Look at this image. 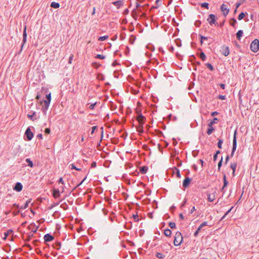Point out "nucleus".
Returning <instances> with one entry per match:
<instances>
[{"mask_svg": "<svg viewBox=\"0 0 259 259\" xmlns=\"http://www.w3.org/2000/svg\"><path fill=\"white\" fill-rule=\"evenodd\" d=\"M46 99L42 101H40V104H42L43 103H44V105L42 107V112L46 114L47 111L48 110L49 107L50 106V104L51 101V93L46 95Z\"/></svg>", "mask_w": 259, "mask_h": 259, "instance_id": "nucleus-1", "label": "nucleus"}, {"mask_svg": "<svg viewBox=\"0 0 259 259\" xmlns=\"http://www.w3.org/2000/svg\"><path fill=\"white\" fill-rule=\"evenodd\" d=\"M183 241V237L182 234L179 231L176 233L174 240V244L175 246H178L181 245Z\"/></svg>", "mask_w": 259, "mask_h": 259, "instance_id": "nucleus-2", "label": "nucleus"}, {"mask_svg": "<svg viewBox=\"0 0 259 259\" xmlns=\"http://www.w3.org/2000/svg\"><path fill=\"white\" fill-rule=\"evenodd\" d=\"M217 18L215 16V15L210 14L208 15V17L207 19V21L209 24L210 25L212 26V25H215V26H218L219 24L217 22Z\"/></svg>", "mask_w": 259, "mask_h": 259, "instance_id": "nucleus-3", "label": "nucleus"}, {"mask_svg": "<svg viewBox=\"0 0 259 259\" xmlns=\"http://www.w3.org/2000/svg\"><path fill=\"white\" fill-rule=\"evenodd\" d=\"M250 50L254 53H256L259 50V40L258 39H255L251 42Z\"/></svg>", "mask_w": 259, "mask_h": 259, "instance_id": "nucleus-4", "label": "nucleus"}, {"mask_svg": "<svg viewBox=\"0 0 259 259\" xmlns=\"http://www.w3.org/2000/svg\"><path fill=\"white\" fill-rule=\"evenodd\" d=\"M55 239L54 235L51 233H47L44 236V243L46 244L49 242L53 241Z\"/></svg>", "mask_w": 259, "mask_h": 259, "instance_id": "nucleus-5", "label": "nucleus"}, {"mask_svg": "<svg viewBox=\"0 0 259 259\" xmlns=\"http://www.w3.org/2000/svg\"><path fill=\"white\" fill-rule=\"evenodd\" d=\"M25 134L26 136L27 139L28 141H30L32 139V138L33 137V134L31 131L30 128L29 127H28L26 129V130L25 131Z\"/></svg>", "mask_w": 259, "mask_h": 259, "instance_id": "nucleus-6", "label": "nucleus"}, {"mask_svg": "<svg viewBox=\"0 0 259 259\" xmlns=\"http://www.w3.org/2000/svg\"><path fill=\"white\" fill-rule=\"evenodd\" d=\"M26 38H27V33H26V26L24 27L23 32V40H22V44L21 45V48L20 51L22 50L23 47L26 42Z\"/></svg>", "mask_w": 259, "mask_h": 259, "instance_id": "nucleus-7", "label": "nucleus"}, {"mask_svg": "<svg viewBox=\"0 0 259 259\" xmlns=\"http://www.w3.org/2000/svg\"><path fill=\"white\" fill-rule=\"evenodd\" d=\"M237 130H236L234 133L233 135V147L232 150L233 151H236L237 148Z\"/></svg>", "mask_w": 259, "mask_h": 259, "instance_id": "nucleus-8", "label": "nucleus"}, {"mask_svg": "<svg viewBox=\"0 0 259 259\" xmlns=\"http://www.w3.org/2000/svg\"><path fill=\"white\" fill-rule=\"evenodd\" d=\"M221 10L225 16H226L229 12V9L227 8V6L224 4L222 5Z\"/></svg>", "mask_w": 259, "mask_h": 259, "instance_id": "nucleus-9", "label": "nucleus"}, {"mask_svg": "<svg viewBox=\"0 0 259 259\" xmlns=\"http://www.w3.org/2000/svg\"><path fill=\"white\" fill-rule=\"evenodd\" d=\"M137 120L138 121L139 124H144L145 121L146 120V118L142 115L141 113H140L137 118Z\"/></svg>", "mask_w": 259, "mask_h": 259, "instance_id": "nucleus-10", "label": "nucleus"}, {"mask_svg": "<svg viewBox=\"0 0 259 259\" xmlns=\"http://www.w3.org/2000/svg\"><path fill=\"white\" fill-rule=\"evenodd\" d=\"M22 188L23 186L22 184L20 182H17L15 184V186L13 188V189L17 192H20L22 190Z\"/></svg>", "mask_w": 259, "mask_h": 259, "instance_id": "nucleus-11", "label": "nucleus"}, {"mask_svg": "<svg viewBox=\"0 0 259 259\" xmlns=\"http://www.w3.org/2000/svg\"><path fill=\"white\" fill-rule=\"evenodd\" d=\"M221 52L223 55L225 56H228L230 53L229 52V48L226 46H223L222 48Z\"/></svg>", "mask_w": 259, "mask_h": 259, "instance_id": "nucleus-12", "label": "nucleus"}, {"mask_svg": "<svg viewBox=\"0 0 259 259\" xmlns=\"http://www.w3.org/2000/svg\"><path fill=\"white\" fill-rule=\"evenodd\" d=\"M191 179L189 177H186L183 181V186L185 188L188 187L191 182Z\"/></svg>", "mask_w": 259, "mask_h": 259, "instance_id": "nucleus-13", "label": "nucleus"}, {"mask_svg": "<svg viewBox=\"0 0 259 259\" xmlns=\"http://www.w3.org/2000/svg\"><path fill=\"white\" fill-rule=\"evenodd\" d=\"M53 196L55 198H57L60 197V193L58 189H54L53 190Z\"/></svg>", "mask_w": 259, "mask_h": 259, "instance_id": "nucleus-14", "label": "nucleus"}, {"mask_svg": "<svg viewBox=\"0 0 259 259\" xmlns=\"http://www.w3.org/2000/svg\"><path fill=\"white\" fill-rule=\"evenodd\" d=\"M148 169V167L147 166H141L140 167V169H139L140 172L142 174H145L147 172Z\"/></svg>", "mask_w": 259, "mask_h": 259, "instance_id": "nucleus-15", "label": "nucleus"}, {"mask_svg": "<svg viewBox=\"0 0 259 259\" xmlns=\"http://www.w3.org/2000/svg\"><path fill=\"white\" fill-rule=\"evenodd\" d=\"M207 196V200L209 202H212L215 199V194L214 193L208 194Z\"/></svg>", "mask_w": 259, "mask_h": 259, "instance_id": "nucleus-16", "label": "nucleus"}, {"mask_svg": "<svg viewBox=\"0 0 259 259\" xmlns=\"http://www.w3.org/2000/svg\"><path fill=\"white\" fill-rule=\"evenodd\" d=\"M13 232V231L12 229L8 230L7 231L5 232L4 233V236L3 237V239L6 240L7 239V237L8 236V235L10 233H12Z\"/></svg>", "mask_w": 259, "mask_h": 259, "instance_id": "nucleus-17", "label": "nucleus"}, {"mask_svg": "<svg viewBox=\"0 0 259 259\" xmlns=\"http://www.w3.org/2000/svg\"><path fill=\"white\" fill-rule=\"evenodd\" d=\"M143 124H140L139 125H138V126H137L136 128H137V131L139 133V134H142L144 133V130H143Z\"/></svg>", "mask_w": 259, "mask_h": 259, "instance_id": "nucleus-18", "label": "nucleus"}, {"mask_svg": "<svg viewBox=\"0 0 259 259\" xmlns=\"http://www.w3.org/2000/svg\"><path fill=\"white\" fill-rule=\"evenodd\" d=\"M27 116L28 118H29L30 120L34 121V120L36 119L37 118L36 117V113L35 112H34L32 114H28Z\"/></svg>", "mask_w": 259, "mask_h": 259, "instance_id": "nucleus-19", "label": "nucleus"}, {"mask_svg": "<svg viewBox=\"0 0 259 259\" xmlns=\"http://www.w3.org/2000/svg\"><path fill=\"white\" fill-rule=\"evenodd\" d=\"M237 167V163L233 162L231 163L230 165V168L233 170V175H235V171Z\"/></svg>", "mask_w": 259, "mask_h": 259, "instance_id": "nucleus-20", "label": "nucleus"}, {"mask_svg": "<svg viewBox=\"0 0 259 259\" xmlns=\"http://www.w3.org/2000/svg\"><path fill=\"white\" fill-rule=\"evenodd\" d=\"M223 181H224V185L222 188V191H223L224 189V188L227 187V186L228 185V181H227V179H226V175H224V176H223Z\"/></svg>", "mask_w": 259, "mask_h": 259, "instance_id": "nucleus-21", "label": "nucleus"}, {"mask_svg": "<svg viewBox=\"0 0 259 259\" xmlns=\"http://www.w3.org/2000/svg\"><path fill=\"white\" fill-rule=\"evenodd\" d=\"M243 34V32L242 30H239L237 33H236V37L238 40H240L241 37L242 36Z\"/></svg>", "mask_w": 259, "mask_h": 259, "instance_id": "nucleus-22", "label": "nucleus"}, {"mask_svg": "<svg viewBox=\"0 0 259 259\" xmlns=\"http://www.w3.org/2000/svg\"><path fill=\"white\" fill-rule=\"evenodd\" d=\"M114 6L119 7L123 5V2L122 1H117L113 3Z\"/></svg>", "mask_w": 259, "mask_h": 259, "instance_id": "nucleus-23", "label": "nucleus"}, {"mask_svg": "<svg viewBox=\"0 0 259 259\" xmlns=\"http://www.w3.org/2000/svg\"><path fill=\"white\" fill-rule=\"evenodd\" d=\"M51 7L55 9H58L60 7V4L58 3L53 2L51 3Z\"/></svg>", "mask_w": 259, "mask_h": 259, "instance_id": "nucleus-24", "label": "nucleus"}, {"mask_svg": "<svg viewBox=\"0 0 259 259\" xmlns=\"http://www.w3.org/2000/svg\"><path fill=\"white\" fill-rule=\"evenodd\" d=\"M164 234L166 236L169 237L171 234V231L168 228H167L164 230Z\"/></svg>", "mask_w": 259, "mask_h": 259, "instance_id": "nucleus-25", "label": "nucleus"}, {"mask_svg": "<svg viewBox=\"0 0 259 259\" xmlns=\"http://www.w3.org/2000/svg\"><path fill=\"white\" fill-rule=\"evenodd\" d=\"M31 202V199H29L28 200L26 201L25 204V206H20L21 209H26L28 206L29 204Z\"/></svg>", "mask_w": 259, "mask_h": 259, "instance_id": "nucleus-26", "label": "nucleus"}, {"mask_svg": "<svg viewBox=\"0 0 259 259\" xmlns=\"http://www.w3.org/2000/svg\"><path fill=\"white\" fill-rule=\"evenodd\" d=\"M25 161L28 163V166L30 167H33L34 165L32 161L31 160L30 158H27L25 160Z\"/></svg>", "mask_w": 259, "mask_h": 259, "instance_id": "nucleus-27", "label": "nucleus"}, {"mask_svg": "<svg viewBox=\"0 0 259 259\" xmlns=\"http://www.w3.org/2000/svg\"><path fill=\"white\" fill-rule=\"evenodd\" d=\"M218 120V119L216 117H214L213 119V121H210L208 124V126L209 127H211L212 126V125L216 123L217 121Z\"/></svg>", "mask_w": 259, "mask_h": 259, "instance_id": "nucleus-28", "label": "nucleus"}, {"mask_svg": "<svg viewBox=\"0 0 259 259\" xmlns=\"http://www.w3.org/2000/svg\"><path fill=\"white\" fill-rule=\"evenodd\" d=\"M199 57L202 59V61H205L206 59V56L204 52H201L199 55Z\"/></svg>", "mask_w": 259, "mask_h": 259, "instance_id": "nucleus-29", "label": "nucleus"}, {"mask_svg": "<svg viewBox=\"0 0 259 259\" xmlns=\"http://www.w3.org/2000/svg\"><path fill=\"white\" fill-rule=\"evenodd\" d=\"M61 242H57L56 243V244L54 245V247L58 250V249H60V248H61Z\"/></svg>", "mask_w": 259, "mask_h": 259, "instance_id": "nucleus-30", "label": "nucleus"}, {"mask_svg": "<svg viewBox=\"0 0 259 259\" xmlns=\"http://www.w3.org/2000/svg\"><path fill=\"white\" fill-rule=\"evenodd\" d=\"M71 229H72V230H73L74 228L75 229V230L77 231V232L80 234L81 233V232L82 231H83L84 230V228H82V227H80V228H70Z\"/></svg>", "mask_w": 259, "mask_h": 259, "instance_id": "nucleus-31", "label": "nucleus"}, {"mask_svg": "<svg viewBox=\"0 0 259 259\" xmlns=\"http://www.w3.org/2000/svg\"><path fill=\"white\" fill-rule=\"evenodd\" d=\"M156 256L159 259H163L164 257V255L160 252H157L156 254Z\"/></svg>", "mask_w": 259, "mask_h": 259, "instance_id": "nucleus-32", "label": "nucleus"}, {"mask_svg": "<svg viewBox=\"0 0 259 259\" xmlns=\"http://www.w3.org/2000/svg\"><path fill=\"white\" fill-rule=\"evenodd\" d=\"M214 130V128L211 126V127H209V128L207 129V134L208 135H210L212 133V132Z\"/></svg>", "mask_w": 259, "mask_h": 259, "instance_id": "nucleus-33", "label": "nucleus"}, {"mask_svg": "<svg viewBox=\"0 0 259 259\" xmlns=\"http://www.w3.org/2000/svg\"><path fill=\"white\" fill-rule=\"evenodd\" d=\"M200 5H201V7H202V8H206V9H209V4L207 3H201Z\"/></svg>", "mask_w": 259, "mask_h": 259, "instance_id": "nucleus-34", "label": "nucleus"}, {"mask_svg": "<svg viewBox=\"0 0 259 259\" xmlns=\"http://www.w3.org/2000/svg\"><path fill=\"white\" fill-rule=\"evenodd\" d=\"M237 23V21L235 19V18H232L231 19V22H230V24L231 25H232L233 27H235V24Z\"/></svg>", "mask_w": 259, "mask_h": 259, "instance_id": "nucleus-35", "label": "nucleus"}, {"mask_svg": "<svg viewBox=\"0 0 259 259\" xmlns=\"http://www.w3.org/2000/svg\"><path fill=\"white\" fill-rule=\"evenodd\" d=\"M223 143V141L222 139H219L218 142V147L219 149H221L222 148V144Z\"/></svg>", "mask_w": 259, "mask_h": 259, "instance_id": "nucleus-36", "label": "nucleus"}, {"mask_svg": "<svg viewBox=\"0 0 259 259\" xmlns=\"http://www.w3.org/2000/svg\"><path fill=\"white\" fill-rule=\"evenodd\" d=\"M22 238L26 242L29 241L31 239V238H29L27 237V236H26L25 232H24L23 234L22 235Z\"/></svg>", "mask_w": 259, "mask_h": 259, "instance_id": "nucleus-37", "label": "nucleus"}, {"mask_svg": "<svg viewBox=\"0 0 259 259\" xmlns=\"http://www.w3.org/2000/svg\"><path fill=\"white\" fill-rule=\"evenodd\" d=\"M245 16V14L243 12H241L238 16V19L239 20H241L242 19L244 18V17Z\"/></svg>", "mask_w": 259, "mask_h": 259, "instance_id": "nucleus-38", "label": "nucleus"}, {"mask_svg": "<svg viewBox=\"0 0 259 259\" xmlns=\"http://www.w3.org/2000/svg\"><path fill=\"white\" fill-rule=\"evenodd\" d=\"M108 38V35H104V36L99 37L98 38V40L99 41H104V40H105L106 39H107Z\"/></svg>", "mask_w": 259, "mask_h": 259, "instance_id": "nucleus-39", "label": "nucleus"}, {"mask_svg": "<svg viewBox=\"0 0 259 259\" xmlns=\"http://www.w3.org/2000/svg\"><path fill=\"white\" fill-rule=\"evenodd\" d=\"M200 44L201 45H202V44H203V40H206L208 39V37H206V36H204L203 35H200Z\"/></svg>", "mask_w": 259, "mask_h": 259, "instance_id": "nucleus-40", "label": "nucleus"}, {"mask_svg": "<svg viewBox=\"0 0 259 259\" xmlns=\"http://www.w3.org/2000/svg\"><path fill=\"white\" fill-rule=\"evenodd\" d=\"M206 67L211 71H213L214 70V68L213 66L210 63H206Z\"/></svg>", "mask_w": 259, "mask_h": 259, "instance_id": "nucleus-41", "label": "nucleus"}, {"mask_svg": "<svg viewBox=\"0 0 259 259\" xmlns=\"http://www.w3.org/2000/svg\"><path fill=\"white\" fill-rule=\"evenodd\" d=\"M105 56L103 55H101V54H98L96 56L95 58L96 59H104L105 58Z\"/></svg>", "mask_w": 259, "mask_h": 259, "instance_id": "nucleus-42", "label": "nucleus"}, {"mask_svg": "<svg viewBox=\"0 0 259 259\" xmlns=\"http://www.w3.org/2000/svg\"><path fill=\"white\" fill-rule=\"evenodd\" d=\"M25 234L27 237L31 239L33 236V232H31V231L29 233H26Z\"/></svg>", "mask_w": 259, "mask_h": 259, "instance_id": "nucleus-43", "label": "nucleus"}, {"mask_svg": "<svg viewBox=\"0 0 259 259\" xmlns=\"http://www.w3.org/2000/svg\"><path fill=\"white\" fill-rule=\"evenodd\" d=\"M70 166H71V169H76V170H78V171H80V170H81V169H80V168H77V167L75 166V164H73V163H72V164H70Z\"/></svg>", "mask_w": 259, "mask_h": 259, "instance_id": "nucleus-44", "label": "nucleus"}, {"mask_svg": "<svg viewBox=\"0 0 259 259\" xmlns=\"http://www.w3.org/2000/svg\"><path fill=\"white\" fill-rule=\"evenodd\" d=\"M222 162H223V157H222L221 159L220 160V161L219 162L218 164L219 170L220 169V168L222 165Z\"/></svg>", "mask_w": 259, "mask_h": 259, "instance_id": "nucleus-45", "label": "nucleus"}, {"mask_svg": "<svg viewBox=\"0 0 259 259\" xmlns=\"http://www.w3.org/2000/svg\"><path fill=\"white\" fill-rule=\"evenodd\" d=\"M201 24V21L200 20H197L195 22V26L197 27H198L200 26Z\"/></svg>", "mask_w": 259, "mask_h": 259, "instance_id": "nucleus-46", "label": "nucleus"}, {"mask_svg": "<svg viewBox=\"0 0 259 259\" xmlns=\"http://www.w3.org/2000/svg\"><path fill=\"white\" fill-rule=\"evenodd\" d=\"M202 228H197V230L194 232V236L195 237L197 236L199 231L202 229Z\"/></svg>", "mask_w": 259, "mask_h": 259, "instance_id": "nucleus-47", "label": "nucleus"}, {"mask_svg": "<svg viewBox=\"0 0 259 259\" xmlns=\"http://www.w3.org/2000/svg\"><path fill=\"white\" fill-rule=\"evenodd\" d=\"M97 128V126H94L92 127V131H91V134H93L95 132V130Z\"/></svg>", "mask_w": 259, "mask_h": 259, "instance_id": "nucleus-48", "label": "nucleus"}, {"mask_svg": "<svg viewBox=\"0 0 259 259\" xmlns=\"http://www.w3.org/2000/svg\"><path fill=\"white\" fill-rule=\"evenodd\" d=\"M138 217H138V214H134L133 215V218H134L135 221H136V222L139 221Z\"/></svg>", "mask_w": 259, "mask_h": 259, "instance_id": "nucleus-49", "label": "nucleus"}, {"mask_svg": "<svg viewBox=\"0 0 259 259\" xmlns=\"http://www.w3.org/2000/svg\"><path fill=\"white\" fill-rule=\"evenodd\" d=\"M68 205L66 203L61 205V207H62L64 210L66 209Z\"/></svg>", "mask_w": 259, "mask_h": 259, "instance_id": "nucleus-50", "label": "nucleus"}, {"mask_svg": "<svg viewBox=\"0 0 259 259\" xmlns=\"http://www.w3.org/2000/svg\"><path fill=\"white\" fill-rule=\"evenodd\" d=\"M218 98L221 100H225L226 99V96L219 95Z\"/></svg>", "mask_w": 259, "mask_h": 259, "instance_id": "nucleus-51", "label": "nucleus"}, {"mask_svg": "<svg viewBox=\"0 0 259 259\" xmlns=\"http://www.w3.org/2000/svg\"><path fill=\"white\" fill-rule=\"evenodd\" d=\"M50 132H51V130H50V128H46L45 130V133L46 134H49L50 133Z\"/></svg>", "mask_w": 259, "mask_h": 259, "instance_id": "nucleus-52", "label": "nucleus"}, {"mask_svg": "<svg viewBox=\"0 0 259 259\" xmlns=\"http://www.w3.org/2000/svg\"><path fill=\"white\" fill-rule=\"evenodd\" d=\"M169 227H176V224L175 222H169L168 223Z\"/></svg>", "mask_w": 259, "mask_h": 259, "instance_id": "nucleus-53", "label": "nucleus"}, {"mask_svg": "<svg viewBox=\"0 0 259 259\" xmlns=\"http://www.w3.org/2000/svg\"><path fill=\"white\" fill-rule=\"evenodd\" d=\"M87 231H88V234H92V233H93L92 228H91V227L89 228L87 230Z\"/></svg>", "mask_w": 259, "mask_h": 259, "instance_id": "nucleus-54", "label": "nucleus"}, {"mask_svg": "<svg viewBox=\"0 0 259 259\" xmlns=\"http://www.w3.org/2000/svg\"><path fill=\"white\" fill-rule=\"evenodd\" d=\"M73 54H71L70 57H69V62L68 63L71 64V61L73 59Z\"/></svg>", "mask_w": 259, "mask_h": 259, "instance_id": "nucleus-55", "label": "nucleus"}, {"mask_svg": "<svg viewBox=\"0 0 259 259\" xmlns=\"http://www.w3.org/2000/svg\"><path fill=\"white\" fill-rule=\"evenodd\" d=\"M96 165H97L96 162L95 161H94L91 164V167L92 168H95V167H96Z\"/></svg>", "mask_w": 259, "mask_h": 259, "instance_id": "nucleus-56", "label": "nucleus"}, {"mask_svg": "<svg viewBox=\"0 0 259 259\" xmlns=\"http://www.w3.org/2000/svg\"><path fill=\"white\" fill-rule=\"evenodd\" d=\"M177 173H176V175H177L178 178H181V175H180V170L178 169H177Z\"/></svg>", "mask_w": 259, "mask_h": 259, "instance_id": "nucleus-57", "label": "nucleus"}, {"mask_svg": "<svg viewBox=\"0 0 259 259\" xmlns=\"http://www.w3.org/2000/svg\"><path fill=\"white\" fill-rule=\"evenodd\" d=\"M95 105H96V103H94V104H91L90 107H89V108L90 109H93L94 108V107H95Z\"/></svg>", "mask_w": 259, "mask_h": 259, "instance_id": "nucleus-58", "label": "nucleus"}, {"mask_svg": "<svg viewBox=\"0 0 259 259\" xmlns=\"http://www.w3.org/2000/svg\"><path fill=\"white\" fill-rule=\"evenodd\" d=\"M187 202L186 199H185L181 204V207H184Z\"/></svg>", "mask_w": 259, "mask_h": 259, "instance_id": "nucleus-59", "label": "nucleus"}, {"mask_svg": "<svg viewBox=\"0 0 259 259\" xmlns=\"http://www.w3.org/2000/svg\"><path fill=\"white\" fill-rule=\"evenodd\" d=\"M144 230L141 229L139 231L140 236H142L144 234Z\"/></svg>", "mask_w": 259, "mask_h": 259, "instance_id": "nucleus-60", "label": "nucleus"}, {"mask_svg": "<svg viewBox=\"0 0 259 259\" xmlns=\"http://www.w3.org/2000/svg\"><path fill=\"white\" fill-rule=\"evenodd\" d=\"M206 225H207V222H204L203 223L201 224L199 227H204L205 226H206Z\"/></svg>", "mask_w": 259, "mask_h": 259, "instance_id": "nucleus-61", "label": "nucleus"}, {"mask_svg": "<svg viewBox=\"0 0 259 259\" xmlns=\"http://www.w3.org/2000/svg\"><path fill=\"white\" fill-rule=\"evenodd\" d=\"M195 210V206H193L190 210V213H192Z\"/></svg>", "mask_w": 259, "mask_h": 259, "instance_id": "nucleus-62", "label": "nucleus"}, {"mask_svg": "<svg viewBox=\"0 0 259 259\" xmlns=\"http://www.w3.org/2000/svg\"><path fill=\"white\" fill-rule=\"evenodd\" d=\"M220 85L222 89L224 90L225 89L226 85L225 84L221 83Z\"/></svg>", "mask_w": 259, "mask_h": 259, "instance_id": "nucleus-63", "label": "nucleus"}, {"mask_svg": "<svg viewBox=\"0 0 259 259\" xmlns=\"http://www.w3.org/2000/svg\"><path fill=\"white\" fill-rule=\"evenodd\" d=\"M39 242V240L38 239H36V240H34L33 241V244L35 245H37V243H38Z\"/></svg>", "mask_w": 259, "mask_h": 259, "instance_id": "nucleus-64", "label": "nucleus"}]
</instances>
